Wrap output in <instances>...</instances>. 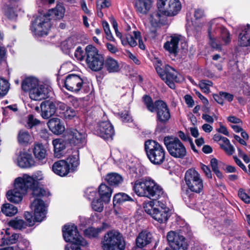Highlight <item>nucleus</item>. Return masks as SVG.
Listing matches in <instances>:
<instances>
[{
  "label": "nucleus",
  "mask_w": 250,
  "mask_h": 250,
  "mask_svg": "<svg viewBox=\"0 0 250 250\" xmlns=\"http://www.w3.org/2000/svg\"><path fill=\"white\" fill-rule=\"evenodd\" d=\"M103 230V228H95L89 227L86 229L84 231V235L89 238L97 237L99 234Z\"/></svg>",
  "instance_id": "43"
},
{
  "label": "nucleus",
  "mask_w": 250,
  "mask_h": 250,
  "mask_svg": "<svg viewBox=\"0 0 250 250\" xmlns=\"http://www.w3.org/2000/svg\"><path fill=\"white\" fill-rule=\"evenodd\" d=\"M220 95L223 97V101L226 100L229 102H231L233 99V95L229 93L220 92Z\"/></svg>",
  "instance_id": "64"
},
{
  "label": "nucleus",
  "mask_w": 250,
  "mask_h": 250,
  "mask_svg": "<svg viewBox=\"0 0 250 250\" xmlns=\"http://www.w3.org/2000/svg\"><path fill=\"white\" fill-rule=\"evenodd\" d=\"M210 164L212 171L215 173L216 176L219 178H222V173L220 171V170L218 169L217 160L216 158L211 159L210 160Z\"/></svg>",
  "instance_id": "51"
},
{
  "label": "nucleus",
  "mask_w": 250,
  "mask_h": 250,
  "mask_svg": "<svg viewBox=\"0 0 250 250\" xmlns=\"http://www.w3.org/2000/svg\"><path fill=\"white\" fill-rule=\"evenodd\" d=\"M85 55H86V51L84 52L81 46H78L74 54L75 58L80 61L84 59Z\"/></svg>",
  "instance_id": "58"
},
{
  "label": "nucleus",
  "mask_w": 250,
  "mask_h": 250,
  "mask_svg": "<svg viewBox=\"0 0 250 250\" xmlns=\"http://www.w3.org/2000/svg\"><path fill=\"white\" fill-rule=\"evenodd\" d=\"M1 210L6 216H12L17 213L18 208L12 204L6 203L2 205Z\"/></svg>",
  "instance_id": "38"
},
{
  "label": "nucleus",
  "mask_w": 250,
  "mask_h": 250,
  "mask_svg": "<svg viewBox=\"0 0 250 250\" xmlns=\"http://www.w3.org/2000/svg\"><path fill=\"white\" fill-rule=\"evenodd\" d=\"M195 194H196L195 192H192L188 188L183 194V199L185 202L187 204L190 203L191 202H194L195 198Z\"/></svg>",
  "instance_id": "48"
},
{
  "label": "nucleus",
  "mask_w": 250,
  "mask_h": 250,
  "mask_svg": "<svg viewBox=\"0 0 250 250\" xmlns=\"http://www.w3.org/2000/svg\"><path fill=\"white\" fill-rule=\"evenodd\" d=\"M39 85L38 80L34 77L26 78L21 83V88L24 91H28L29 93Z\"/></svg>",
  "instance_id": "32"
},
{
  "label": "nucleus",
  "mask_w": 250,
  "mask_h": 250,
  "mask_svg": "<svg viewBox=\"0 0 250 250\" xmlns=\"http://www.w3.org/2000/svg\"><path fill=\"white\" fill-rule=\"evenodd\" d=\"M185 181L188 188L192 192L200 193L204 188L203 180L200 174L194 169H188L185 175Z\"/></svg>",
  "instance_id": "12"
},
{
  "label": "nucleus",
  "mask_w": 250,
  "mask_h": 250,
  "mask_svg": "<svg viewBox=\"0 0 250 250\" xmlns=\"http://www.w3.org/2000/svg\"><path fill=\"white\" fill-rule=\"evenodd\" d=\"M30 178L32 179V182L28 186V189L29 188L32 189V195L36 197H42L47 195L48 192L39 186L38 182H37L36 179L32 178L31 176Z\"/></svg>",
  "instance_id": "30"
},
{
  "label": "nucleus",
  "mask_w": 250,
  "mask_h": 250,
  "mask_svg": "<svg viewBox=\"0 0 250 250\" xmlns=\"http://www.w3.org/2000/svg\"><path fill=\"white\" fill-rule=\"evenodd\" d=\"M67 164L71 165L70 170L74 171L79 165V160L77 154L69 156L66 160Z\"/></svg>",
  "instance_id": "44"
},
{
  "label": "nucleus",
  "mask_w": 250,
  "mask_h": 250,
  "mask_svg": "<svg viewBox=\"0 0 250 250\" xmlns=\"http://www.w3.org/2000/svg\"><path fill=\"white\" fill-rule=\"evenodd\" d=\"M62 231L64 240L70 242L65 246V250H81V247L87 246V242L80 235L74 225H65Z\"/></svg>",
  "instance_id": "5"
},
{
  "label": "nucleus",
  "mask_w": 250,
  "mask_h": 250,
  "mask_svg": "<svg viewBox=\"0 0 250 250\" xmlns=\"http://www.w3.org/2000/svg\"><path fill=\"white\" fill-rule=\"evenodd\" d=\"M32 139L31 136L27 131L21 130L18 135V140L19 144L22 145H27Z\"/></svg>",
  "instance_id": "39"
},
{
  "label": "nucleus",
  "mask_w": 250,
  "mask_h": 250,
  "mask_svg": "<svg viewBox=\"0 0 250 250\" xmlns=\"http://www.w3.org/2000/svg\"><path fill=\"white\" fill-rule=\"evenodd\" d=\"M145 149L148 158L152 164L160 165L165 161L166 152L158 142L152 140L146 141Z\"/></svg>",
  "instance_id": "8"
},
{
  "label": "nucleus",
  "mask_w": 250,
  "mask_h": 250,
  "mask_svg": "<svg viewBox=\"0 0 250 250\" xmlns=\"http://www.w3.org/2000/svg\"><path fill=\"white\" fill-rule=\"evenodd\" d=\"M64 12V7L61 4H57L55 8L49 10L47 14L40 16L35 20L31 26L32 31L39 36L46 35L51 27L49 17L61 19Z\"/></svg>",
  "instance_id": "2"
},
{
  "label": "nucleus",
  "mask_w": 250,
  "mask_h": 250,
  "mask_svg": "<svg viewBox=\"0 0 250 250\" xmlns=\"http://www.w3.org/2000/svg\"><path fill=\"white\" fill-rule=\"evenodd\" d=\"M161 13L159 10L155 11L152 12L149 17V21L151 24V27H148V30L150 36L154 38L156 36V27L158 25L161 21Z\"/></svg>",
  "instance_id": "24"
},
{
  "label": "nucleus",
  "mask_w": 250,
  "mask_h": 250,
  "mask_svg": "<svg viewBox=\"0 0 250 250\" xmlns=\"http://www.w3.org/2000/svg\"><path fill=\"white\" fill-rule=\"evenodd\" d=\"M143 101L148 111L156 112L158 122L165 124L169 120L171 115L166 103L162 100H157L153 103L152 98L148 95L144 96Z\"/></svg>",
  "instance_id": "4"
},
{
  "label": "nucleus",
  "mask_w": 250,
  "mask_h": 250,
  "mask_svg": "<svg viewBox=\"0 0 250 250\" xmlns=\"http://www.w3.org/2000/svg\"><path fill=\"white\" fill-rule=\"evenodd\" d=\"M156 70L161 79L172 89L175 88L174 82L180 81L178 72L169 65H166L164 70L159 67Z\"/></svg>",
  "instance_id": "14"
},
{
  "label": "nucleus",
  "mask_w": 250,
  "mask_h": 250,
  "mask_svg": "<svg viewBox=\"0 0 250 250\" xmlns=\"http://www.w3.org/2000/svg\"><path fill=\"white\" fill-rule=\"evenodd\" d=\"M157 4L159 11L167 16H175L181 9L179 0H158Z\"/></svg>",
  "instance_id": "13"
},
{
  "label": "nucleus",
  "mask_w": 250,
  "mask_h": 250,
  "mask_svg": "<svg viewBox=\"0 0 250 250\" xmlns=\"http://www.w3.org/2000/svg\"><path fill=\"white\" fill-rule=\"evenodd\" d=\"M102 250H125V243L122 234L112 229L107 231L101 239Z\"/></svg>",
  "instance_id": "7"
},
{
  "label": "nucleus",
  "mask_w": 250,
  "mask_h": 250,
  "mask_svg": "<svg viewBox=\"0 0 250 250\" xmlns=\"http://www.w3.org/2000/svg\"><path fill=\"white\" fill-rule=\"evenodd\" d=\"M24 216L29 226H33L36 222H38L36 219L35 215H34V216H33L28 211L24 212Z\"/></svg>",
  "instance_id": "56"
},
{
  "label": "nucleus",
  "mask_w": 250,
  "mask_h": 250,
  "mask_svg": "<svg viewBox=\"0 0 250 250\" xmlns=\"http://www.w3.org/2000/svg\"><path fill=\"white\" fill-rule=\"evenodd\" d=\"M31 208L34 210V215L37 221L41 222L46 214V207L43 201L39 199H36L31 205Z\"/></svg>",
  "instance_id": "19"
},
{
  "label": "nucleus",
  "mask_w": 250,
  "mask_h": 250,
  "mask_svg": "<svg viewBox=\"0 0 250 250\" xmlns=\"http://www.w3.org/2000/svg\"><path fill=\"white\" fill-rule=\"evenodd\" d=\"M120 118L124 122H128L132 121V118L128 111H125L120 114Z\"/></svg>",
  "instance_id": "60"
},
{
  "label": "nucleus",
  "mask_w": 250,
  "mask_h": 250,
  "mask_svg": "<svg viewBox=\"0 0 250 250\" xmlns=\"http://www.w3.org/2000/svg\"><path fill=\"white\" fill-rule=\"evenodd\" d=\"M32 182V179L27 174H24L22 177L17 178L15 180L14 188L7 192L6 196L8 200L16 204L21 202L23 196L28 190V186Z\"/></svg>",
  "instance_id": "6"
},
{
  "label": "nucleus",
  "mask_w": 250,
  "mask_h": 250,
  "mask_svg": "<svg viewBox=\"0 0 250 250\" xmlns=\"http://www.w3.org/2000/svg\"><path fill=\"white\" fill-rule=\"evenodd\" d=\"M32 156L26 152H21L17 158V165L21 168H28L33 164Z\"/></svg>",
  "instance_id": "28"
},
{
  "label": "nucleus",
  "mask_w": 250,
  "mask_h": 250,
  "mask_svg": "<svg viewBox=\"0 0 250 250\" xmlns=\"http://www.w3.org/2000/svg\"><path fill=\"white\" fill-rule=\"evenodd\" d=\"M111 23L112 24L113 27L115 30L116 36L119 38L121 40L123 39L122 38V36L121 33H120L118 29V24L115 20L113 18L111 20Z\"/></svg>",
  "instance_id": "62"
},
{
  "label": "nucleus",
  "mask_w": 250,
  "mask_h": 250,
  "mask_svg": "<svg viewBox=\"0 0 250 250\" xmlns=\"http://www.w3.org/2000/svg\"><path fill=\"white\" fill-rule=\"evenodd\" d=\"M137 39H135L134 35L127 34L125 39H122V43L124 45L129 44L130 46L134 47L137 45Z\"/></svg>",
  "instance_id": "46"
},
{
  "label": "nucleus",
  "mask_w": 250,
  "mask_h": 250,
  "mask_svg": "<svg viewBox=\"0 0 250 250\" xmlns=\"http://www.w3.org/2000/svg\"><path fill=\"white\" fill-rule=\"evenodd\" d=\"M105 180L109 184L114 186H118L122 183L123 180L122 176L116 173L108 174L106 176Z\"/></svg>",
  "instance_id": "36"
},
{
  "label": "nucleus",
  "mask_w": 250,
  "mask_h": 250,
  "mask_svg": "<svg viewBox=\"0 0 250 250\" xmlns=\"http://www.w3.org/2000/svg\"><path fill=\"white\" fill-rule=\"evenodd\" d=\"M152 234L147 231L141 232L136 239V244L138 248H143L148 245L151 242Z\"/></svg>",
  "instance_id": "27"
},
{
  "label": "nucleus",
  "mask_w": 250,
  "mask_h": 250,
  "mask_svg": "<svg viewBox=\"0 0 250 250\" xmlns=\"http://www.w3.org/2000/svg\"><path fill=\"white\" fill-rule=\"evenodd\" d=\"M47 125L50 130L57 135L61 134L65 130L64 126L61 123L60 119L57 118L50 119Z\"/></svg>",
  "instance_id": "25"
},
{
  "label": "nucleus",
  "mask_w": 250,
  "mask_h": 250,
  "mask_svg": "<svg viewBox=\"0 0 250 250\" xmlns=\"http://www.w3.org/2000/svg\"><path fill=\"white\" fill-rule=\"evenodd\" d=\"M111 5L109 0H98L97 2V8L98 10L101 9L109 7Z\"/></svg>",
  "instance_id": "57"
},
{
  "label": "nucleus",
  "mask_w": 250,
  "mask_h": 250,
  "mask_svg": "<svg viewBox=\"0 0 250 250\" xmlns=\"http://www.w3.org/2000/svg\"><path fill=\"white\" fill-rule=\"evenodd\" d=\"M40 121L36 118H35L32 115L28 116V119L27 122V127L32 128L34 126H35L39 124Z\"/></svg>",
  "instance_id": "59"
},
{
  "label": "nucleus",
  "mask_w": 250,
  "mask_h": 250,
  "mask_svg": "<svg viewBox=\"0 0 250 250\" xmlns=\"http://www.w3.org/2000/svg\"><path fill=\"white\" fill-rule=\"evenodd\" d=\"M86 50V62L88 66L93 71L101 70L104 65V58L99 53L97 49L91 45H87Z\"/></svg>",
  "instance_id": "11"
},
{
  "label": "nucleus",
  "mask_w": 250,
  "mask_h": 250,
  "mask_svg": "<svg viewBox=\"0 0 250 250\" xmlns=\"http://www.w3.org/2000/svg\"><path fill=\"white\" fill-rule=\"evenodd\" d=\"M41 115L43 119H49L53 116L56 111V105L53 102L46 101L41 104Z\"/></svg>",
  "instance_id": "23"
},
{
  "label": "nucleus",
  "mask_w": 250,
  "mask_h": 250,
  "mask_svg": "<svg viewBox=\"0 0 250 250\" xmlns=\"http://www.w3.org/2000/svg\"><path fill=\"white\" fill-rule=\"evenodd\" d=\"M92 208L96 211L102 212L104 209V205L101 199L94 200L92 202Z\"/></svg>",
  "instance_id": "52"
},
{
  "label": "nucleus",
  "mask_w": 250,
  "mask_h": 250,
  "mask_svg": "<svg viewBox=\"0 0 250 250\" xmlns=\"http://www.w3.org/2000/svg\"><path fill=\"white\" fill-rule=\"evenodd\" d=\"M104 65L109 73L117 72L120 70L119 64L117 61L110 57H107L105 60H104Z\"/></svg>",
  "instance_id": "34"
},
{
  "label": "nucleus",
  "mask_w": 250,
  "mask_h": 250,
  "mask_svg": "<svg viewBox=\"0 0 250 250\" xmlns=\"http://www.w3.org/2000/svg\"><path fill=\"white\" fill-rule=\"evenodd\" d=\"M217 21L216 19L210 21L208 32L210 45L212 48L220 50L221 49V44L218 42L217 39H221L224 44L229 43L231 39L229 31Z\"/></svg>",
  "instance_id": "3"
},
{
  "label": "nucleus",
  "mask_w": 250,
  "mask_h": 250,
  "mask_svg": "<svg viewBox=\"0 0 250 250\" xmlns=\"http://www.w3.org/2000/svg\"><path fill=\"white\" fill-rule=\"evenodd\" d=\"M10 85L8 81L0 79V96H5L9 91Z\"/></svg>",
  "instance_id": "47"
},
{
  "label": "nucleus",
  "mask_w": 250,
  "mask_h": 250,
  "mask_svg": "<svg viewBox=\"0 0 250 250\" xmlns=\"http://www.w3.org/2000/svg\"><path fill=\"white\" fill-rule=\"evenodd\" d=\"M51 87L45 84H39L29 93L31 99L41 101L48 97Z\"/></svg>",
  "instance_id": "18"
},
{
  "label": "nucleus",
  "mask_w": 250,
  "mask_h": 250,
  "mask_svg": "<svg viewBox=\"0 0 250 250\" xmlns=\"http://www.w3.org/2000/svg\"><path fill=\"white\" fill-rule=\"evenodd\" d=\"M86 134L83 131H79L73 129L68 133V140L72 145L76 146L83 144L85 142Z\"/></svg>",
  "instance_id": "21"
},
{
  "label": "nucleus",
  "mask_w": 250,
  "mask_h": 250,
  "mask_svg": "<svg viewBox=\"0 0 250 250\" xmlns=\"http://www.w3.org/2000/svg\"><path fill=\"white\" fill-rule=\"evenodd\" d=\"M238 195L245 203H250V197L246 193L244 189L240 188L239 189Z\"/></svg>",
  "instance_id": "55"
},
{
  "label": "nucleus",
  "mask_w": 250,
  "mask_h": 250,
  "mask_svg": "<svg viewBox=\"0 0 250 250\" xmlns=\"http://www.w3.org/2000/svg\"><path fill=\"white\" fill-rule=\"evenodd\" d=\"M33 152L35 158L39 161L44 160L47 156L46 148L44 146L40 143L34 145Z\"/></svg>",
  "instance_id": "33"
},
{
  "label": "nucleus",
  "mask_w": 250,
  "mask_h": 250,
  "mask_svg": "<svg viewBox=\"0 0 250 250\" xmlns=\"http://www.w3.org/2000/svg\"><path fill=\"white\" fill-rule=\"evenodd\" d=\"M54 148V153L56 157L61 156V151L65 148V142L62 139H56L53 141Z\"/></svg>",
  "instance_id": "35"
},
{
  "label": "nucleus",
  "mask_w": 250,
  "mask_h": 250,
  "mask_svg": "<svg viewBox=\"0 0 250 250\" xmlns=\"http://www.w3.org/2000/svg\"><path fill=\"white\" fill-rule=\"evenodd\" d=\"M164 144L170 155L173 158L182 159L187 156L186 147L178 138L166 136Z\"/></svg>",
  "instance_id": "10"
},
{
  "label": "nucleus",
  "mask_w": 250,
  "mask_h": 250,
  "mask_svg": "<svg viewBox=\"0 0 250 250\" xmlns=\"http://www.w3.org/2000/svg\"><path fill=\"white\" fill-rule=\"evenodd\" d=\"M201 169H202V170L203 171L204 173L207 176V177L209 179H211L212 178V174H211V170L209 169V168L208 166H207L204 164L201 165Z\"/></svg>",
  "instance_id": "63"
},
{
  "label": "nucleus",
  "mask_w": 250,
  "mask_h": 250,
  "mask_svg": "<svg viewBox=\"0 0 250 250\" xmlns=\"http://www.w3.org/2000/svg\"><path fill=\"white\" fill-rule=\"evenodd\" d=\"M181 39V36L173 35L164 44L163 47L169 54L175 57L178 52V45Z\"/></svg>",
  "instance_id": "20"
},
{
  "label": "nucleus",
  "mask_w": 250,
  "mask_h": 250,
  "mask_svg": "<svg viewBox=\"0 0 250 250\" xmlns=\"http://www.w3.org/2000/svg\"><path fill=\"white\" fill-rule=\"evenodd\" d=\"M95 132L98 136L104 140L112 139L114 134L113 126L108 121L100 123L96 128Z\"/></svg>",
  "instance_id": "17"
},
{
  "label": "nucleus",
  "mask_w": 250,
  "mask_h": 250,
  "mask_svg": "<svg viewBox=\"0 0 250 250\" xmlns=\"http://www.w3.org/2000/svg\"><path fill=\"white\" fill-rule=\"evenodd\" d=\"M133 34H134L135 39H137V41H138L139 46L140 48L142 50H144L145 49V46L143 43V41L141 39L140 32L138 31H134Z\"/></svg>",
  "instance_id": "61"
},
{
  "label": "nucleus",
  "mask_w": 250,
  "mask_h": 250,
  "mask_svg": "<svg viewBox=\"0 0 250 250\" xmlns=\"http://www.w3.org/2000/svg\"><path fill=\"white\" fill-rule=\"evenodd\" d=\"M133 190L138 196L146 197L151 201L163 198L166 201L167 199L162 187L150 178L136 180L133 185Z\"/></svg>",
  "instance_id": "1"
},
{
  "label": "nucleus",
  "mask_w": 250,
  "mask_h": 250,
  "mask_svg": "<svg viewBox=\"0 0 250 250\" xmlns=\"http://www.w3.org/2000/svg\"><path fill=\"white\" fill-rule=\"evenodd\" d=\"M52 170L58 175L63 177L70 171L69 165L66 160H61L55 162L52 165Z\"/></svg>",
  "instance_id": "22"
},
{
  "label": "nucleus",
  "mask_w": 250,
  "mask_h": 250,
  "mask_svg": "<svg viewBox=\"0 0 250 250\" xmlns=\"http://www.w3.org/2000/svg\"><path fill=\"white\" fill-rule=\"evenodd\" d=\"M127 201H132V199L128 195L124 193H119L116 194L113 200V203L114 205L118 204H122Z\"/></svg>",
  "instance_id": "42"
},
{
  "label": "nucleus",
  "mask_w": 250,
  "mask_h": 250,
  "mask_svg": "<svg viewBox=\"0 0 250 250\" xmlns=\"http://www.w3.org/2000/svg\"><path fill=\"white\" fill-rule=\"evenodd\" d=\"M76 43V39L75 37H70L63 41L61 46L63 49L68 51L72 49Z\"/></svg>",
  "instance_id": "45"
},
{
  "label": "nucleus",
  "mask_w": 250,
  "mask_h": 250,
  "mask_svg": "<svg viewBox=\"0 0 250 250\" xmlns=\"http://www.w3.org/2000/svg\"><path fill=\"white\" fill-rule=\"evenodd\" d=\"M9 229L4 230L6 235L1 239L2 245H11L16 243L19 237L18 234L15 233L11 236L10 235V233L8 232Z\"/></svg>",
  "instance_id": "37"
},
{
  "label": "nucleus",
  "mask_w": 250,
  "mask_h": 250,
  "mask_svg": "<svg viewBox=\"0 0 250 250\" xmlns=\"http://www.w3.org/2000/svg\"><path fill=\"white\" fill-rule=\"evenodd\" d=\"M8 225L15 229L19 230L25 229L27 226L26 223L23 220L18 217L11 220L8 222Z\"/></svg>",
  "instance_id": "40"
},
{
  "label": "nucleus",
  "mask_w": 250,
  "mask_h": 250,
  "mask_svg": "<svg viewBox=\"0 0 250 250\" xmlns=\"http://www.w3.org/2000/svg\"><path fill=\"white\" fill-rule=\"evenodd\" d=\"M102 24L104 31L106 34V39L109 41H114V38L110 31L109 25L107 22L106 21H103Z\"/></svg>",
  "instance_id": "53"
},
{
  "label": "nucleus",
  "mask_w": 250,
  "mask_h": 250,
  "mask_svg": "<svg viewBox=\"0 0 250 250\" xmlns=\"http://www.w3.org/2000/svg\"><path fill=\"white\" fill-rule=\"evenodd\" d=\"M238 44L242 47H247L250 45V26L249 24L239 34Z\"/></svg>",
  "instance_id": "29"
},
{
  "label": "nucleus",
  "mask_w": 250,
  "mask_h": 250,
  "mask_svg": "<svg viewBox=\"0 0 250 250\" xmlns=\"http://www.w3.org/2000/svg\"><path fill=\"white\" fill-rule=\"evenodd\" d=\"M64 117L66 119H71L77 115V111L74 109L68 107L63 112Z\"/></svg>",
  "instance_id": "54"
},
{
  "label": "nucleus",
  "mask_w": 250,
  "mask_h": 250,
  "mask_svg": "<svg viewBox=\"0 0 250 250\" xmlns=\"http://www.w3.org/2000/svg\"><path fill=\"white\" fill-rule=\"evenodd\" d=\"M167 237L172 250L167 248L165 250H187V244L183 235L171 231L168 232Z\"/></svg>",
  "instance_id": "15"
},
{
  "label": "nucleus",
  "mask_w": 250,
  "mask_h": 250,
  "mask_svg": "<svg viewBox=\"0 0 250 250\" xmlns=\"http://www.w3.org/2000/svg\"><path fill=\"white\" fill-rule=\"evenodd\" d=\"M64 86L68 90L78 93L83 87V80L78 75L69 74L63 81Z\"/></svg>",
  "instance_id": "16"
},
{
  "label": "nucleus",
  "mask_w": 250,
  "mask_h": 250,
  "mask_svg": "<svg viewBox=\"0 0 250 250\" xmlns=\"http://www.w3.org/2000/svg\"><path fill=\"white\" fill-rule=\"evenodd\" d=\"M98 192L100 198L103 202L108 203L110 201L112 190L109 187L102 184L99 187Z\"/></svg>",
  "instance_id": "31"
},
{
  "label": "nucleus",
  "mask_w": 250,
  "mask_h": 250,
  "mask_svg": "<svg viewBox=\"0 0 250 250\" xmlns=\"http://www.w3.org/2000/svg\"><path fill=\"white\" fill-rule=\"evenodd\" d=\"M212 83L208 80H202L199 83L200 88L205 93L209 92V87L212 86Z\"/></svg>",
  "instance_id": "50"
},
{
  "label": "nucleus",
  "mask_w": 250,
  "mask_h": 250,
  "mask_svg": "<svg viewBox=\"0 0 250 250\" xmlns=\"http://www.w3.org/2000/svg\"><path fill=\"white\" fill-rule=\"evenodd\" d=\"M220 147L229 155H231L235 151V149L227 138H223L222 142L219 143Z\"/></svg>",
  "instance_id": "41"
},
{
  "label": "nucleus",
  "mask_w": 250,
  "mask_h": 250,
  "mask_svg": "<svg viewBox=\"0 0 250 250\" xmlns=\"http://www.w3.org/2000/svg\"><path fill=\"white\" fill-rule=\"evenodd\" d=\"M154 203L153 201L145 203L144 205L145 211L159 223H166L170 216L169 208L165 204L161 205L160 201L158 202V205L155 207Z\"/></svg>",
  "instance_id": "9"
},
{
  "label": "nucleus",
  "mask_w": 250,
  "mask_h": 250,
  "mask_svg": "<svg viewBox=\"0 0 250 250\" xmlns=\"http://www.w3.org/2000/svg\"><path fill=\"white\" fill-rule=\"evenodd\" d=\"M195 194H196L195 192H192L188 188L183 194V199L185 202L187 204L190 203L191 202H194L195 198Z\"/></svg>",
  "instance_id": "49"
},
{
  "label": "nucleus",
  "mask_w": 250,
  "mask_h": 250,
  "mask_svg": "<svg viewBox=\"0 0 250 250\" xmlns=\"http://www.w3.org/2000/svg\"><path fill=\"white\" fill-rule=\"evenodd\" d=\"M153 0H135V7L137 12L145 15L149 11Z\"/></svg>",
  "instance_id": "26"
}]
</instances>
